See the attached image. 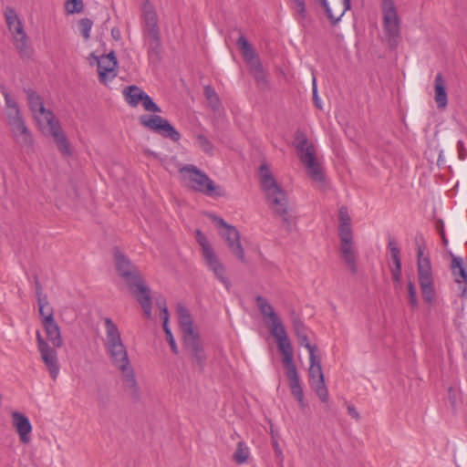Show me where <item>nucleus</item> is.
<instances>
[{"label": "nucleus", "mask_w": 467, "mask_h": 467, "mask_svg": "<svg viewBox=\"0 0 467 467\" xmlns=\"http://www.w3.org/2000/svg\"><path fill=\"white\" fill-rule=\"evenodd\" d=\"M196 144L203 152L213 154V146L205 135L198 134L196 136Z\"/></svg>", "instance_id": "obj_37"}, {"label": "nucleus", "mask_w": 467, "mask_h": 467, "mask_svg": "<svg viewBox=\"0 0 467 467\" xmlns=\"http://www.w3.org/2000/svg\"><path fill=\"white\" fill-rule=\"evenodd\" d=\"M144 34L147 36L160 35L158 16L153 5L147 0L142 5Z\"/></svg>", "instance_id": "obj_20"}, {"label": "nucleus", "mask_w": 467, "mask_h": 467, "mask_svg": "<svg viewBox=\"0 0 467 467\" xmlns=\"http://www.w3.org/2000/svg\"><path fill=\"white\" fill-rule=\"evenodd\" d=\"M42 327L46 332L47 338L53 344V348L46 342L40 333L36 332L37 347L42 361L45 363L51 378L56 379L59 374L60 366L58 363L56 348L63 345L60 328L55 318L42 322Z\"/></svg>", "instance_id": "obj_6"}, {"label": "nucleus", "mask_w": 467, "mask_h": 467, "mask_svg": "<svg viewBox=\"0 0 467 467\" xmlns=\"http://www.w3.org/2000/svg\"><path fill=\"white\" fill-rule=\"evenodd\" d=\"M338 235H351L353 234L351 228V217L348 213L347 206H341L338 210Z\"/></svg>", "instance_id": "obj_29"}, {"label": "nucleus", "mask_w": 467, "mask_h": 467, "mask_svg": "<svg viewBox=\"0 0 467 467\" xmlns=\"http://www.w3.org/2000/svg\"><path fill=\"white\" fill-rule=\"evenodd\" d=\"M390 271L393 281L400 283L401 280V263L394 264V267Z\"/></svg>", "instance_id": "obj_45"}, {"label": "nucleus", "mask_w": 467, "mask_h": 467, "mask_svg": "<svg viewBox=\"0 0 467 467\" xmlns=\"http://www.w3.org/2000/svg\"><path fill=\"white\" fill-rule=\"evenodd\" d=\"M140 103L142 104L146 111L155 113L161 112V108L152 100V99L147 93L144 94Z\"/></svg>", "instance_id": "obj_40"}, {"label": "nucleus", "mask_w": 467, "mask_h": 467, "mask_svg": "<svg viewBox=\"0 0 467 467\" xmlns=\"http://www.w3.org/2000/svg\"><path fill=\"white\" fill-rule=\"evenodd\" d=\"M111 35L115 39H119L120 37L119 30L116 28H112Z\"/></svg>", "instance_id": "obj_55"}, {"label": "nucleus", "mask_w": 467, "mask_h": 467, "mask_svg": "<svg viewBox=\"0 0 467 467\" xmlns=\"http://www.w3.org/2000/svg\"><path fill=\"white\" fill-rule=\"evenodd\" d=\"M163 303H165V301L163 302H158L157 305L159 306V308L161 310V308L163 307Z\"/></svg>", "instance_id": "obj_58"}, {"label": "nucleus", "mask_w": 467, "mask_h": 467, "mask_svg": "<svg viewBox=\"0 0 467 467\" xmlns=\"http://www.w3.org/2000/svg\"><path fill=\"white\" fill-rule=\"evenodd\" d=\"M166 338L171 346V351L174 354H178V352H179L178 347L176 345V342L174 340L171 331H167Z\"/></svg>", "instance_id": "obj_48"}, {"label": "nucleus", "mask_w": 467, "mask_h": 467, "mask_svg": "<svg viewBox=\"0 0 467 467\" xmlns=\"http://www.w3.org/2000/svg\"><path fill=\"white\" fill-rule=\"evenodd\" d=\"M255 302L262 316L265 318H268L270 322L274 319L276 320V318L279 317L275 312L273 306L264 296H257L255 297Z\"/></svg>", "instance_id": "obj_31"}, {"label": "nucleus", "mask_w": 467, "mask_h": 467, "mask_svg": "<svg viewBox=\"0 0 467 467\" xmlns=\"http://www.w3.org/2000/svg\"><path fill=\"white\" fill-rule=\"evenodd\" d=\"M182 180L194 192L207 196H223L224 191L202 170L195 165L187 164L179 170Z\"/></svg>", "instance_id": "obj_7"}, {"label": "nucleus", "mask_w": 467, "mask_h": 467, "mask_svg": "<svg viewBox=\"0 0 467 467\" xmlns=\"http://www.w3.org/2000/svg\"><path fill=\"white\" fill-rule=\"evenodd\" d=\"M388 248L390 251L393 264L401 263L400 260V250L398 247L396 242L393 239H389L388 243Z\"/></svg>", "instance_id": "obj_42"}, {"label": "nucleus", "mask_w": 467, "mask_h": 467, "mask_svg": "<svg viewBox=\"0 0 467 467\" xmlns=\"http://www.w3.org/2000/svg\"><path fill=\"white\" fill-rule=\"evenodd\" d=\"M92 26L93 21L91 19L85 17L79 20L78 28L85 40L89 39Z\"/></svg>", "instance_id": "obj_38"}, {"label": "nucleus", "mask_w": 467, "mask_h": 467, "mask_svg": "<svg viewBox=\"0 0 467 467\" xmlns=\"http://www.w3.org/2000/svg\"><path fill=\"white\" fill-rule=\"evenodd\" d=\"M98 62V73L99 82L108 84L117 76L118 60L114 52H110L106 56L96 57Z\"/></svg>", "instance_id": "obj_16"}, {"label": "nucleus", "mask_w": 467, "mask_h": 467, "mask_svg": "<svg viewBox=\"0 0 467 467\" xmlns=\"http://www.w3.org/2000/svg\"><path fill=\"white\" fill-rule=\"evenodd\" d=\"M5 18L12 36V42L22 57H27V34L16 11L10 7L5 10Z\"/></svg>", "instance_id": "obj_12"}, {"label": "nucleus", "mask_w": 467, "mask_h": 467, "mask_svg": "<svg viewBox=\"0 0 467 467\" xmlns=\"http://www.w3.org/2000/svg\"><path fill=\"white\" fill-rule=\"evenodd\" d=\"M168 322L169 321H162V327H163V330L165 332V335H167V331H171L168 326Z\"/></svg>", "instance_id": "obj_56"}, {"label": "nucleus", "mask_w": 467, "mask_h": 467, "mask_svg": "<svg viewBox=\"0 0 467 467\" xmlns=\"http://www.w3.org/2000/svg\"><path fill=\"white\" fill-rule=\"evenodd\" d=\"M5 99L8 109V112H13V114H15V111H19L16 102L10 97V95L5 93Z\"/></svg>", "instance_id": "obj_46"}, {"label": "nucleus", "mask_w": 467, "mask_h": 467, "mask_svg": "<svg viewBox=\"0 0 467 467\" xmlns=\"http://www.w3.org/2000/svg\"><path fill=\"white\" fill-rule=\"evenodd\" d=\"M83 9V0H67L65 3V11L67 15L79 14Z\"/></svg>", "instance_id": "obj_36"}, {"label": "nucleus", "mask_w": 467, "mask_h": 467, "mask_svg": "<svg viewBox=\"0 0 467 467\" xmlns=\"http://www.w3.org/2000/svg\"><path fill=\"white\" fill-rule=\"evenodd\" d=\"M204 94L212 108L214 110L218 109L220 106V101L215 90L212 87L207 86L204 88Z\"/></svg>", "instance_id": "obj_39"}, {"label": "nucleus", "mask_w": 467, "mask_h": 467, "mask_svg": "<svg viewBox=\"0 0 467 467\" xmlns=\"http://www.w3.org/2000/svg\"><path fill=\"white\" fill-rule=\"evenodd\" d=\"M437 229H438V232L441 237V240H442V243L444 245H447L448 244V239L445 235V232H444V224H443V222L441 220H440L437 223Z\"/></svg>", "instance_id": "obj_49"}, {"label": "nucleus", "mask_w": 467, "mask_h": 467, "mask_svg": "<svg viewBox=\"0 0 467 467\" xmlns=\"http://www.w3.org/2000/svg\"><path fill=\"white\" fill-rule=\"evenodd\" d=\"M457 150H458V156L460 160H465L467 157V150L464 147V143L462 140L457 141Z\"/></svg>", "instance_id": "obj_47"}, {"label": "nucleus", "mask_w": 467, "mask_h": 467, "mask_svg": "<svg viewBox=\"0 0 467 467\" xmlns=\"http://www.w3.org/2000/svg\"><path fill=\"white\" fill-rule=\"evenodd\" d=\"M295 146L300 161L307 169L308 175L311 180L319 183L320 187L324 189L325 175L323 173L322 167L316 161L314 145L310 144L307 138L303 133H301L296 137Z\"/></svg>", "instance_id": "obj_8"}, {"label": "nucleus", "mask_w": 467, "mask_h": 467, "mask_svg": "<svg viewBox=\"0 0 467 467\" xmlns=\"http://www.w3.org/2000/svg\"><path fill=\"white\" fill-rule=\"evenodd\" d=\"M8 125L16 143L25 146L28 143V130L19 111L7 112Z\"/></svg>", "instance_id": "obj_18"}, {"label": "nucleus", "mask_w": 467, "mask_h": 467, "mask_svg": "<svg viewBox=\"0 0 467 467\" xmlns=\"http://www.w3.org/2000/svg\"><path fill=\"white\" fill-rule=\"evenodd\" d=\"M408 296H409V303L411 306L412 308H417L419 306V301L417 297V290L415 287V285L410 281L408 283Z\"/></svg>", "instance_id": "obj_41"}, {"label": "nucleus", "mask_w": 467, "mask_h": 467, "mask_svg": "<svg viewBox=\"0 0 467 467\" xmlns=\"http://www.w3.org/2000/svg\"><path fill=\"white\" fill-rule=\"evenodd\" d=\"M270 333L275 337L279 351L284 356L283 364L285 368V374L289 380L291 394L296 399L301 409H305L306 403L304 398V391L301 387L297 368L294 363L293 348L288 338L285 328L279 317L271 321Z\"/></svg>", "instance_id": "obj_3"}, {"label": "nucleus", "mask_w": 467, "mask_h": 467, "mask_svg": "<svg viewBox=\"0 0 467 467\" xmlns=\"http://www.w3.org/2000/svg\"><path fill=\"white\" fill-rule=\"evenodd\" d=\"M462 296H467V287L464 286L462 290Z\"/></svg>", "instance_id": "obj_57"}, {"label": "nucleus", "mask_w": 467, "mask_h": 467, "mask_svg": "<svg viewBox=\"0 0 467 467\" xmlns=\"http://www.w3.org/2000/svg\"><path fill=\"white\" fill-rule=\"evenodd\" d=\"M309 383L322 402H327L329 394L325 383V377L321 367V358L315 353L309 354Z\"/></svg>", "instance_id": "obj_13"}, {"label": "nucleus", "mask_w": 467, "mask_h": 467, "mask_svg": "<svg viewBox=\"0 0 467 467\" xmlns=\"http://www.w3.org/2000/svg\"><path fill=\"white\" fill-rule=\"evenodd\" d=\"M422 251H418V277L419 283L433 281L431 265L428 258H421Z\"/></svg>", "instance_id": "obj_27"}, {"label": "nucleus", "mask_w": 467, "mask_h": 467, "mask_svg": "<svg viewBox=\"0 0 467 467\" xmlns=\"http://www.w3.org/2000/svg\"><path fill=\"white\" fill-rule=\"evenodd\" d=\"M177 314L179 317L180 327L183 332V337L197 334L193 329L192 320L190 312L182 304H178L177 306Z\"/></svg>", "instance_id": "obj_25"}, {"label": "nucleus", "mask_w": 467, "mask_h": 467, "mask_svg": "<svg viewBox=\"0 0 467 467\" xmlns=\"http://www.w3.org/2000/svg\"><path fill=\"white\" fill-rule=\"evenodd\" d=\"M148 53L150 56L159 57L161 49L160 35L149 36Z\"/></svg>", "instance_id": "obj_35"}, {"label": "nucleus", "mask_w": 467, "mask_h": 467, "mask_svg": "<svg viewBox=\"0 0 467 467\" xmlns=\"http://www.w3.org/2000/svg\"><path fill=\"white\" fill-rule=\"evenodd\" d=\"M424 301L432 306L436 301V292L433 281L419 283Z\"/></svg>", "instance_id": "obj_32"}, {"label": "nucleus", "mask_w": 467, "mask_h": 467, "mask_svg": "<svg viewBox=\"0 0 467 467\" xmlns=\"http://www.w3.org/2000/svg\"><path fill=\"white\" fill-rule=\"evenodd\" d=\"M114 263L118 275L125 282L130 294L141 306L144 316L151 318L152 299L150 289L147 285L139 268L119 249H114Z\"/></svg>", "instance_id": "obj_2"}, {"label": "nucleus", "mask_w": 467, "mask_h": 467, "mask_svg": "<svg viewBox=\"0 0 467 467\" xmlns=\"http://www.w3.org/2000/svg\"><path fill=\"white\" fill-rule=\"evenodd\" d=\"M237 46L242 51L244 59L249 65V67H252L253 62L259 61V59L256 57V55L252 46L249 44L245 36L242 34L237 39Z\"/></svg>", "instance_id": "obj_30"}, {"label": "nucleus", "mask_w": 467, "mask_h": 467, "mask_svg": "<svg viewBox=\"0 0 467 467\" xmlns=\"http://www.w3.org/2000/svg\"><path fill=\"white\" fill-rule=\"evenodd\" d=\"M222 236L225 239L231 252L242 262H244V251L240 243V233L234 227H227L222 232Z\"/></svg>", "instance_id": "obj_21"}, {"label": "nucleus", "mask_w": 467, "mask_h": 467, "mask_svg": "<svg viewBox=\"0 0 467 467\" xmlns=\"http://www.w3.org/2000/svg\"><path fill=\"white\" fill-rule=\"evenodd\" d=\"M35 294L36 298L37 311L41 323L54 319L53 306L48 300L47 294L44 292L43 287L37 279H36Z\"/></svg>", "instance_id": "obj_19"}, {"label": "nucleus", "mask_w": 467, "mask_h": 467, "mask_svg": "<svg viewBox=\"0 0 467 467\" xmlns=\"http://www.w3.org/2000/svg\"><path fill=\"white\" fill-rule=\"evenodd\" d=\"M5 18L12 36V42L22 57H27V34L16 11L10 7L5 10Z\"/></svg>", "instance_id": "obj_11"}, {"label": "nucleus", "mask_w": 467, "mask_h": 467, "mask_svg": "<svg viewBox=\"0 0 467 467\" xmlns=\"http://www.w3.org/2000/svg\"><path fill=\"white\" fill-rule=\"evenodd\" d=\"M250 73L258 86L265 87L267 85L266 75L260 61L253 62L252 67H250Z\"/></svg>", "instance_id": "obj_33"}, {"label": "nucleus", "mask_w": 467, "mask_h": 467, "mask_svg": "<svg viewBox=\"0 0 467 467\" xmlns=\"http://www.w3.org/2000/svg\"><path fill=\"white\" fill-rule=\"evenodd\" d=\"M11 416L13 427L19 434L21 441L27 443L29 441V420L18 411H13Z\"/></svg>", "instance_id": "obj_22"}, {"label": "nucleus", "mask_w": 467, "mask_h": 467, "mask_svg": "<svg viewBox=\"0 0 467 467\" xmlns=\"http://www.w3.org/2000/svg\"><path fill=\"white\" fill-rule=\"evenodd\" d=\"M161 319L162 321H169V311L166 303H163V307L161 308Z\"/></svg>", "instance_id": "obj_53"}, {"label": "nucleus", "mask_w": 467, "mask_h": 467, "mask_svg": "<svg viewBox=\"0 0 467 467\" xmlns=\"http://www.w3.org/2000/svg\"><path fill=\"white\" fill-rule=\"evenodd\" d=\"M31 112L39 130L51 137L63 155H70V146L59 120L51 109H46L42 98L31 91Z\"/></svg>", "instance_id": "obj_4"}, {"label": "nucleus", "mask_w": 467, "mask_h": 467, "mask_svg": "<svg viewBox=\"0 0 467 467\" xmlns=\"http://www.w3.org/2000/svg\"><path fill=\"white\" fill-rule=\"evenodd\" d=\"M215 222L218 226L223 227V230H226L227 227H231V224H228L223 218H216Z\"/></svg>", "instance_id": "obj_54"}, {"label": "nucleus", "mask_w": 467, "mask_h": 467, "mask_svg": "<svg viewBox=\"0 0 467 467\" xmlns=\"http://www.w3.org/2000/svg\"><path fill=\"white\" fill-rule=\"evenodd\" d=\"M382 27L388 45L396 48L400 39V24L397 7L393 0H382Z\"/></svg>", "instance_id": "obj_9"}, {"label": "nucleus", "mask_w": 467, "mask_h": 467, "mask_svg": "<svg viewBox=\"0 0 467 467\" xmlns=\"http://www.w3.org/2000/svg\"><path fill=\"white\" fill-rule=\"evenodd\" d=\"M195 238L201 246L202 255L207 267L213 273L214 276L229 289L231 283L225 275V269L215 254L212 244L205 234L199 229L195 231Z\"/></svg>", "instance_id": "obj_10"}, {"label": "nucleus", "mask_w": 467, "mask_h": 467, "mask_svg": "<svg viewBox=\"0 0 467 467\" xmlns=\"http://www.w3.org/2000/svg\"><path fill=\"white\" fill-rule=\"evenodd\" d=\"M183 342L186 350L191 354L193 366L198 367V368L202 371L204 368L206 357L203 352L198 333L191 336H184Z\"/></svg>", "instance_id": "obj_17"}, {"label": "nucleus", "mask_w": 467, "mask_h": 467, "mask_svg": "<svg viewBox=\"0 0 467 467\" xmlns=\"http://www.w3.org/2000/svg\"><path fill=\"white\" fill-rule=\"evenodd\" d=\"M123 96L126 100V102L130 107H137L141 99H143V96L145 92L138 86L131 85L128 86L123 89Z\"/></svg>", "instance_id": "obj_28"}, {"label": "nucleus", "mask_w": 467, "mask_h": 467, "mask_svg": "<svg viewBox=\"0 0 467 467\" xmlns=\"http://www.w3.org/2000/svg\"><path fill=\"white\" fill-rule=\"evenodd\" d=\"M293 327L299 344L307 349L308 354L317 352V346L310 344L308 340L307 328L304 323L300 319L295 318L293 320Z\"/></svg>", "instance_id": "obj_23"}, {"label": "nucleus", "mask_w": 467, "mask_h": 467, "mask_svg": "<svg viewBox=\"0 0 467 467\" xmlns=\"http://www.w3.org/2000/svg\"><path fill=\"white\" fill-rule=\"evenodd\" d=\"M340 239L339 253L342 261L352 275L358 273L357 257L358 251L354 245L353 234L338 235Z\"/></svg>", "instance_id": "obj_15"}, {"label": "nucleus", "mask_w": 467, "mask_h": 467, "mask_svg": "<svg viewBox=\"0 0 467 467\" xmlns=\"http://www.w3.org/2000/svg\"><path fill=\"white\" fill-rule=\"evenodd\" d=\"M448 390H449V393L452 392L453 391L452 387H450Z\"/></svg>", "instance_id": "obj_60"}, {"label": "nucleus", "mask_w": 467, "mask_h": 467, "mask_svg": "<svg viewBox=\"0 0 467 467\" xmlns=\"http://www.w3.org/2000/svg\"><path fill=\"white\" fill-rule=\"evenodd\" d=\"M319 1L321 3L322 6L324 7L327 16L330 20L331 24L333 26L337 25L339 22V17H334V14L327 3V0H319Z\"/></svg>", "instance_id": "obj_44"}, {"label": "nucleus", "mask_w": 467, "mask_h": 467, "mask_svg": "<svg viewBox=\"0 0 467 467\" xmlns=\"http://www.w3.org/2000/svg\"><path fill=\"white\" fill-rule=\"evenodd\" d=\"M259 177L266 201L274 213L282 218L283 226L291 232L294 221L289 215V205L285 191L277 183L268 166L265 163L259 167Z\"/></svg>", "instance_id": "obj_5"}, {"label": "nucleus", "mask_w": 467, "mask_h": 467, "mask_svg": "<svg viewBox=\"0 0 467 467\" xmlns=\"http://www.w3.org/2000/svg\"><path fill=\"white\" fill-rule=\"evenodd\" d=\"M294 3V9L298 16L299 20H304L306 17V8L305 0H292Z\"/></svg>", "instance_id": "obj_43"}, {"label": "nucleus", "mask_w": 467, "mask_h": 467, "mask_svg": "<svg viewBox=\"0 0 467 467\" xmlns=\"http://www.w3.org/2000/svg\"><path fill=\"white\" fill-rule=\"evenodd\" d=\"M343 5H344L343 11L339 14V16H337V17H339V20L344 16L345 12L351 8V1L350 0H343Z\"/></svg>", "instance_id": "obj_52"}, {"label": "nucleus", "mask_w": 467, "mask_h": 467, "mask_svg": "<svg viewBox=\"0 0 467 467\" xmlns=\"http://www.w3.org/2000/svg\"><path fill=\"white\" fill-rule=\"evenodd\" d=\"M139 120L145 128L174 142L181 139L179 131L167 119L159 115H142Z\"/></svg>", "instance_id": "obj_14"}, {"label": "nucleus", "mask_w": 467, "mask_h": 467, "mask_svg": "<svg viewBox=\"0 0 467 467\" xmlns=\"http://www.w3.org/2000/svg\"><path fill=\"white\" fill-rule=\"evenodd\" d=\"M106 330L105 348L115 368L122 374L123 387L130 397L135 400L140 398V389L135 378L134 370L130 365L128 350L124 345L120 332L112 319L107 317L104 320Z\"/></svg>", "instance_id": "obj_1"}, {"label": "nucleus", "mask_w": 467, "mask_h": 467, "mask_svg": "<svg viewBox=\"0 0 467 467\" xmlns=\"http://www.w3.org/2000/svg\"><path fill=\"white\" fill-rule=\"evenodd\" d=\"M250 454L249 447L244 441H239L237 443V448L234 452L233 459L238 464L244 463Z\"/></svg>", "instance_id": "obj_34"}, {"label": "nucleus", "mask_w": 467, "mask_h": 467, "mask_svg": "<svg viewBox=\"0 0 467 467\" xmlns=\"http://www.w3.org/2000/svg\"><path fill=\"white\" fill-rule=\"evenodd\" d=\"M435 87V101L437 103V107L441 109H443L447 107L448 99H447V92L445 90V84L442 78L441 73H438L435 77L434 81Z\"/></svg>", "instance_id": "obj_26"}, {"label": "nucleus", "mask_w": 467, "mask_h": 467, "mask_svg": "<svg viewBox=\"0 0 467 467\" xmlns=\"http://www.w3.org/2000/svg\"><path fill=\"white\" fill-rule=\"evenodd\" d=\"M348 414L355 420H359V413L357 411L356 408L353 405L348 406Z\"/></svg>", "instance_id": "obj_51"}, {"label": "nucleus", "mask_w": 467, "mask_h": 467, "mask_svg": "<svg viewBox=\"0 0 467 467\" xmlns=\"http://www.w3.org/2000/svg\"><path fill=\"white\" fill-rule=\"evenodd\" d=\"M451 271L458 285H467V269L462 257L451 254Z\"/></svg>", "instance_id": "obj_24"}, {"label": "nucleus", "mask_w": 467, "mask_h": 467, "mask_svg": "<svg viewBox=\"0 0 467 467\" xmlns=\"http://www.w3.org/2000/svg\"><path fill=\"white\" fill-rule=\"evenodd\" d=\"M313 99H314V102H315L316 106L317 108H321V106L319 104V99H318V96H317V89L316 78H313Z\"/></svg>", "instance_id": "obj_50"}, {"label": "nucleus", "mask_w": 467, "mask_h": 467, "mask_svg": "<svg viewBox=\"0 0 467 467\" xmlns=\"http://www.w3.org/2000/svg\"><path fill=\"white\" fill-rule=\"evenodd\" d=\"M450 400H451V402L454 405L455 404V398H454V396L453 397H450Z\"/></svg>", "instance_id": "obj_59"}]
</instances>
